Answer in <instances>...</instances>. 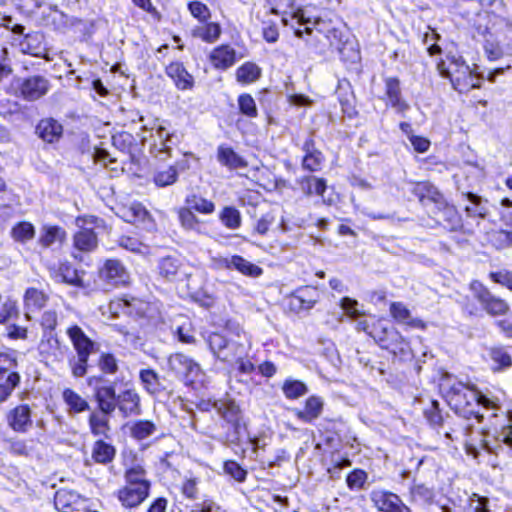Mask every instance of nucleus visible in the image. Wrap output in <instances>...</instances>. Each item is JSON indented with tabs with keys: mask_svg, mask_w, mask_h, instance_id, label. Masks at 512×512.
<instances>
[{
	"mask_svg": "<svg viewBox=\"0 0 512 512\" xmlns=\"http://www.w3.org/2000/svg\"><path fill=\"white\" fill-rule=\"evenodd\" d=\"M475 29L483 37V48L487 58L491 61L500 59L503 54L501 43L507 39V33H512V25L504 18L491 12L477 14Z\"/></svg>",
	"mask_w": 512,
	"mask_h": 512,
	"instance_id": "f257e3e1",
	"label": "nucleus"
},
{
	"mask_svg": "<svg viewBox=\"0 0 512 512\" xmlns=\"http://www.w3.org/2000/svg\"><path fill=\"white\" fill-rule=\"evenodd\" d=\"M440 74L450 79L455 90L466 93L473 88L480 87V78L475 74L465 61L459 58H452L447 68L444 63L438 64Z\"/></svg>",
	"mask_w": 512,
	"mask_h": 512,
	"instance_id": "f03ea898",
	"label": "nucleus"
},
{
	"mask_svg": "<svg viewBox=\"0 0 512 512\" xmlns=\"http://www.w3.org/2000/svg\"><path fill=\"white\" fill-rule=\"evenodd\" d=\"M294 17L298 20L299 24L306 25L304 30L296 29L295 36L302 38L303 33L311 34L313 30L323 34L330 42L331 46H336L339 52L342 54L343 49L340 47L342 42V32L332 25L331 20H325L322 18H316L312 21L310 18H306L302 11H298L294 14Z\"/></svg>",
	"mask_w": 512,
	"mask_h": 512,
	"instance_id": "7ed1b4c3",
	"label": "nucleus"
},
{
	"mask_svg": "<svg viewBox=\"0 0 512 512\" xmlns=\"http://www.w3.org/2000/svg\"><path fill=\"white\" fill-rule=\"evenodd\" d=\"M103 221L95 216L77 217L76 224L81 230L74 236V246L80 251L89 252L97 247V236L93 227H99Z\"/></svg>",
	"mask_w": 512,
	"mask_h": 512,
	"instance_id": "20e7f679",
	"label": "nucleus"
},
{
	"mask_svg": "<svg viewBox=\"0 0 512 512\" xmlns=\"http://www.w3.org/2000/svg\"><path fill=\"white\" fill-rule=\"evenodd\" d=\"M227 328L232 335L237 337V340H229L226 351L223 355H220V360L234 362L237 359L246 357L251 348V340L239 325L229 323Z\"/></svg>",
	"mask_w": 512,
	"mask_h": 512,
	"instance_id": "39448f33",
	"label": "nucleus"
},
{
	"mask_svg": "<svg viewBox=\"0 0 512 512\" xmlns=\"http://www.w3.org/2000/svg\"><path fill=\"white\" fill-rule=\"evenodd\" d=\"M168 366L177 376L192 382L201 373L200 365L183 353H174L168 358Z\"/></svg>",
	"mask_w": 512,
	"mask_h": 512,
	"instance_id": "423d86ee",
	"label": "nucleus"
},
{
	"mask_svg": "<svg viewBox=\"0 0 512 512\" xmlns=\"http://www.w3.org/2000/svg\"><path fill=\"white\" fill-rule=\"evenodd\" d=\"M320 295L316 287H300L288 296V306L293 312L310 310L319 301Z\"/></svg>",
	"mask_w": 512,
	"mask_h": 512,
	"instance_id": "0eeeda50",
	"label": "nucleus"
},
{
	"mask_svg": "<svg viewBox=\"0 0 512 512\" xmlns=\"http://www.w3.org/2000/svg\"><path fill=\"white\" fill-rule=\"evenodd\" d=\"M125 465V483L130 485L144 484L150 488L151 483L147 479V472L144 468L143 460L138 459L136 454L130 452L124 458Z\"/></svg>",
	"mask_w": 512,
	"mask_h": 512,
	"instance_id": "6e6552de",
	"label": "nucleus"
},
{
	"mask_svg": "<svg viewBox=\"0 0 512 512\" xmlns=\"http://www.w3.org/2000/svg\"><path fill=\"white\" fill-rule=\"evenodd\" d=\"M100 278L110 286L126 285L130 276L123 264L115 259L107 260L100 269Z\"/></svg>",
	"mask_w": 512,
	"mask_h": 512,
	"instance_id": "1a4fd4ad",
	"label": "nucleus"
},
{
	"mask_svg": "<svg viewBox=\"0 0 512 512\" xmlns=\"http://www.w3.org/2000/svg\"><path fill=\"white\" fill-rule=\"evenodd\" d=\"M49 81L39 75L25 79L20 86L21 96L27 101H35L43 97L49 91Z\"/></svg>",
	"mask_w": 512,
	"mask_h": 512,
	"instance_id": "9d476101",
	"label": "nucleus"
},
{
	"mask_svg": "<svg viewBox=\"0 0 512 512\" xmlns=\"http://www.w3.org/2000/svg\"><path fill=\"white\" fill-rule=\"evenodd\" d=\"M149 490L150 488H147L144 484L130 485L125 483V486L118 491V499L125 507H137L148 497Z\"/></svg>",
	"mask_w": 512,
	"mask_h": 512,
	"instance_id": "9b49d317",
	"label": "nucleus"
},
{
	"mask_svg": "<svg viewBox=\"0 0 512 512\" xmlns=\"http://www.w3.org/2000/svg\"><path fill=\"white\" fill-rule=\"evenodd\" d=\"M67 335L77 352L78 357L90 356L94 352L95 343L77 325L67 329Z\"/></svg>",
	"mask_w": 512,
	"mask_h": 512,
	"instance_id": "f8f14e48",
	"label": "nucleus"
},
{
	"mask_svg": "<svg viewBox=\"0 0 512 512\" xmlns=\"http://www.w3.org/2000/svg\"><path fill=\"white\" fill-rule=\"evenodd\" d=\"M385 95L387 104L393 107L397 113L404 115L409 109V104L401 97L400 81L397 78L389 77L385 80Z\"/></svg>",
	"mask_w": 512,
	"mask_h": 512,
	"instance_id": "ddd939ff",
	"label": "nucleus"
},
{
	"mask_svg": "<svg viewBox=\"0 0 512 512\" xmlns=\"http://www.w3.org/2000/svg\"><path fill=\"white\" fill-rule=\"evenodd\" d=\"M8 425L16 432L24 433L32 426L31 410L28 405H18L7 415Z\"/></svg>",
	"mask_w": 512,
	"mask_h": 512,
	"instance_id": "4468645a",
	"label": "nucleus"
},
{
	"mask_svg": "<svg viewBox=\"0 0 512 512\" xmlns=\"http://www.w3.org/2000/svg\"><path fill=\"white\" fill-rule=\"evenodd\" d=\"M213 406L218 414L228 423H231L235 431L238 432L242 420L239 406L233 400L229 399L218 400Z\"/></svg>",
	"mask_w": 512,
	"mask_h": 512,
	"instance_id": "2eb2a0df",
	"label": "nucleus"
},
{
	"mask_svg": "<svg viewBox=\"0 0 512 512\" xmlns=\"http://www.w3.org/2000/svg\"><path fill=\"white\" fill-rule=\"evenodd\" d=\"M214 68L226 70L236 62V50L229 45H220L212 50L209 56Z\"/></svg>",
	"mask_w": 512,
	"mask_h": 512,
	"instance_id": "dca6fc26",
	"label": "nucleus"
},
{
	"mask_svg": "<svg viewBox=\"0 0 512 512\" xmlns=\"http://www.w3.org/2000/svg\"><path fill=\"white\" fill-rule=\"evenodd\" d=\"M391 316L399 323L418 329H426V323L418 318H413L410 310L402 302H393L390 305Z\"/></svg>",
	"mask_w": 512,
	"mask_h": 512,
	"instance_id": "f3484780",
	"label": "nucleus"
},
{
	"mask_svg": "<svg viewBox=\"0 0 512 512\" xmlns=\"http://www.w3.org/2000/svg\"><path fill=\"white\" fill-rule=\"evenodd\" d=\"M370 499L381 512H394L401 500L398 495L382 489L373 490Z\"/></svg>",
	"mask_w": 512,
	"mask_h": 512,
	"instance_id": "a211bd4d",
	"label": "nucleus"
},
{
	"mask_svg": "<svg viewBox=\"0 0 512 512\" xmlns=\"http://www.w3.org/2000/svg\"><path fill=\"white\" fill-rule=\"evenodd\" d=\"M324 402L318 396H310L306 402L303 410L294 409L295 416L305 422L310 423L317 419L323 411Z\"/></svg>",
	"mask_w": 512,
	"mask_h": 512,
	"instance_id": "6ab92c4d",
	"label": "nucleus"
},
{
	"mask_svg": "<svg viewBox=\"0 0 512 512\" xmlns=\"http://www.w3.org/2000/svg\"><path fill=\"white\" fill-rule=\"evenodd\" d=\"M298 184H299L301 191L306 196L317 195V196L322 197L324 204H327V205L331 204V200H326L324 198V192L326 191L327 184L323 178H318V177H314V176H306V177L301 178L298 181Z\"/></svg>",
	"mask_w": 512,
	"mask_h": 512,
	"instance_id": "aec40b11",
	"label": "nucleus"
},
{
	"mask_svg": "<svg viewBox=\"0 0 512 512\" xmlns=\"http://www.w3.org/2000/svg\"><path fill=\"white\" fill-rule=\"evenodd\" d=\"M222 29L219 23L205 22L191 29V36L201 39L203 42L215 43L221 36Z\"/></svg>",
	"mask_w": 512,
	"mask_h": 512,
	"instance_id": "412c9836",
	"label": "nucleus"
},
{
	"mask_svg": "<svg viewBox=\"0 0 512 512\" xmlns=\"http://www.w3.org/2000/svg\"><path fill=\"white\" fill-rule=\"evenodd\" d=\"M47 301L48 296L43 291L33 287L28 288L24 294V308L26 310V319L30 320V312L42 309Z\"/></svg>",
	"mask_w": 512,
	"mask_h": 512,
	"instance_id": "4be33fe9",
	"label": "nucleus"
},
{
	"mask_svg": "<svg viewBox=\"0 0 512 512\" xmlns=\"http://www.w3.org/2000/svg\"><path fill=\"white\" fill-rule=\"evenodd\" d=\"M166 73L173 79L179 89L186 90L192 88L193 77L187 72L182 63H171L166 67Z\"/></svg>",
	"mask_w": 512,
	"mask_h": 512,
	"instance_id": "5701e85b",
	"label": "nucleus"
},
{
	"mask_svg": "<svg viewBox=\"0 0 512 512\" xmlns=\"http://www.w3.org/2000/svg\"><path fill=\"white\" fill-rule=\"evenodd\" d=\"M95 398L99 410L103 413H112L116 409L117 396L113 386H100L95 390Z\"/></svg>",
	"mask_w": 512,
	"mask_h": 512,
	"instance_id": "b1692460",
	"label": "nucleus"
},
{
	"mask_svg": "<svg viewBox=\"0 0 512 512\" xmlns=\"http://www.w3.org/2000/svg\"><path fill=\"white\" fill-rule=\"evenodd\" d=\"M82 501L80 494L75 491L61 489L56 492L54 504L57 510L61 512H70L74 507Z\"/></svg>",
	"mask_w": 512,
	"mask_h": 512,
	"instance_id": "393cba45",
	"label": "nucleus"
},
{
	"mask_svg": "<svg viewBox=\"0 0 512 512\" xmlns=\"http://www.w3.org/2000/svg\"><path fill=\"white\" fill-rule=\"evenodd\" d=\"M62 399L69 414H78L89 409L87 400L70 388L63 390Z\"/></svg>",
	"mask_w": 512,
	"mask_h": 512,
	"instance_id": "a878e982",
	"label": "nucleus"
},
{
	"mask_svg": "<svg viewBox=\"0 0 512 512\" xmlns=\"http://www.w3.org/2000/svg\"><path fill=\"white\" fill-rule=\"evenodd\" d=\"M139 406L140 398L135 390L127 389L117 396L116 407L125 415L138 413Z\"/></svg>",
	"mask_w": 512,
	"mask_h": 512,
	"instance_id": "bb28decb",
	"label": "nucleus"
},
{
	"mask_svg": "<svg viewBox=\"0 0 512 512\" xmlns=\"http://www.w3.org/2000/svg\"><path fill=\"white\" fill-rule=\"evenodd\" d=\"M36 132L44 141L52 143L61 136L62 126L54 119H43L37 125Z\"/></svg>",
	"mask_w": 512,
	"mask_h": 512,
	"instance_id": "cd10ccee",
	"label": "nucleus"
},
{
	"mask_svg": "<svg viewBox=\"0 0 512 512\" xmlns=\"http://www.w3.org/2000/svg\"><path fill=\"white\" fill-rule=\"evenodd\" d=\"M227 268H233L242 273L243 275L250 277H259L263 273V269L241 256L235 255L230 259H226Z\"/></svg>",
	"mask_w": 512,
	"mask_h": 512,
	"instance_id": "c85d7f7f",
	"label": "nucleus"
},
{
	"mask_svg": "<svg viewBox=\"0 0 512 512\" xmlns=\"http://www.w3.org/2000/svg\"><path fill=\"white\" fill-rule=\"evenodd\" d=\"M303 150L305 151L302 162L303 168L311 172L318 171L321 167L323 156L320 151L315 149L313 140L306 141Z\"/></svg>",
	"mask_w": 512,
	"mask_h": 512,
	"instance_id": "c756f323",
	"label": "nucleus"
},
{
	"mask_svg": "<svg viewBox=\"0 0 512 512\" xmlns=\"http://www.w3.org/2000/svg\"><path fill=\"white\" fill-rule=\"evenodd\" d=\"M155 137L159 140V143L155 141L152 147V153L156 158L160 160H165L168 156H170L171 147L168 145L170 141V135L165 130V128L159 126L156 129Z\"/></svg>",
	"mask_w": 512,
	"mask_h": 512,
	"instance_id": "7c9ffc66",
	"label": "nucleus"
},
{
	"mask_svg": "<svg viewBox=\"0 0 512 512\" xmlns=\"http://www.w3.org/2000/svg\"><path fill=\"white\" fill-rule=\"evenodd\" d=\"M110 413H103L102 411H94L89 416V426L91 432L95 436H106L110 430L109 418Z\"/></svg>",
	"mask_w": 512,
	"mask_h": 512,
	"instance_id": "2f4dec72",
	"label": "nucleus"
},
{
	"mask_svg": "<svg viewBox=\"0 0 512 512\" xmlns=\"http://www.w3.org/2000/svg\"><path fill=\"white\" fill-rule=\"evenodd\" d=\"M260 76L261 68L253 62H246L236 70V79L242 84L253 83L257 81Z\"/></svg>",
	"mask_w": 512,
	"mask_h": 512,
	"instance_id": "473e14b6",
	"label": "nucleus"
},
{
	"mask_svg": "<svg viewBox=\"0 0 512 512\" xmlns=\"http://www.w3.org/2000/svg\"><path fill=\"white\" fill-rule=\"evenodd\" d=\"M115 456V448L102 441L98 440L94 443L92 448V458L95 462L100 464H107L113 460Z\"/></svg>",
	"mask_w": 512,
	"mask_h": 512,
	"instance_id": "72a5a7b5",
	"label": "nucleus"
},
{
	"mask_svg": "<svg viewBox=\"0 0 512 512\" xmlns=\"http://www.w3.org/2000/svg\"><path fill=\"white\" fill-rule=\"evenodd\" d=\"M20 383V375L17 372H10L8 375L0 376V403L6 401Z\"/></svg>",
	"mask_w": 512,
	"mask_h": 512,
	"instance_id": "f704fd0d",
	"label": "nucleus"
},
{
	"mask_svg": "<svg viewBox=\"0 0 512 512\" xmlns=\"http://www.w3.org/2000/svg\"><path fill=\"white\" fill-rule=\"evenodd\" d=\"M218 161L232 169L244 167L246 165L244 160L237 155L233 149L222 146L218 148Z\"/></svg>",
	"mask_w": 512,
	"mask_h": 512,
	"instance_id": "c9c22d12",
	"label": "nucleus"
},
{
	"mask_svg": "<svg viewBox=\"0 0 512 512\" xmlns=\"http://www.w3.org/2000/svg\"><path fill=\"white\" fill-rule=\"evenodd\" d=\"M221 223L228 229L235 230L241 226L242 218L239 210L232 206H226L219 214Z\"/></svg>",
	"mask_w": 512,
	"mask_h": 512,
	"instance_id": "e433bc0d",
	"label": "nucleus"
},
{
	"mask_svg": "<svg viewBox=\"0 0 512 512\" xmlns=\"http://www.w3.org/2000/svg\"><path fill=\"white\" fill-rule=\"evenodd\" d=\"M66 238V232L58 226H46L43 228V234L40 237V243L45 246H51L54 243H62Z\"/></svg>",
	"mask_w": 512,
	"mask_h": 512,
	"instance_id": "4c0bfd02",
	"label": "nucleus"
},
{
	"mask_svg": "<svg viewBox=\"0 0 512 512\" xmlns=\"http://www.w3.org/2000/svg\"><path fill=\"white\" fill-rule=\"evenodd\" d=\"M483 309L490 315H504L509 310L508 303L491 294L482 304Z\"/></svg>",
	"mask_w": 512,
	"mask_h": 512,
	"instance_id": "58836bf2",
	"label": "nucleus"
},
{
	"mask_svg": "<svg viewBox=\"0 0 512 512\" xmlns=\"http://www.w3.org/2000/svg\"><path fill=\"white\" fill-rule=\"evenodd\" d=\"M186 203L191 210L201 214H212L215 210V205L211 200L196 194L187 197Z\"/></svg>",
	"mask_w": 512,
	"mask_h": 512,
	"instance_id": "ea45409f",
	"label": "nucleus"
},
{
	"mask_svg": "<svg viewBox=\"0 0 512 512\" xmlns=\"http://www.w3.org/2000/svg\"><path fill=\"white\" fill-rule=\"evenodd\" d=\"M156 425L149 420L136 421L131 426V436L137 440H143L156 432Z\"/></svg>",
	"mask_w": 512,
	"mask_h": 512,
	"instance_id": "a19ab883",
	"label": "nucleus"
},
{
	"mask_svg": "<svg viewBox=\"0 0 512 512\" xmlns=\"http://www.w3.org/2000/svg\"><path fill=\"white\" fill-rule=\"evenodd\" d=\"M121 216L126 222L136 224L143 222L148 216V212L141 204L133 203L122 210Z\"/></svg>",
	"mask_w": 512,
	"mask_h": 512,
	"instance_id": "79ce46f5",
	"label": "nucleus"
},
{
	"mask_svg": "<svg viewBox=\"0 0 512 512\" xmlns=\"http://www.w3.org/2000/svg\"><path fill=\"white\" fill-rule=\"evenodd\" d=\"M180 264L178 259L173 257H165L162 258L158 265L159 274L164 277L165 279L171 281L174 280L178 270H179Z\"/></svg>",
	"mask_w": 512,
	"mask_h": 512,
	"instance_id": "37998d69",
	"label": "nucleus"
},
{
	"mask_svg": "<svg viewBox=\"0 0 512 512\" xmlns=\"http://www.w3.org/2000/svg\"><path fill=\"white\" fill-rule=\"evenodd\" d=\"M282 391L286 398L297 399L305 395L308 388L305 383L299 380L287 379L282 386Z\"/></svg>",
	"mask_w": 512,
	"mask_h": 512,
	"instance_id": "c03bdc74",
	"label": "nucleus"
},
{
	"mask_svg": "<svg viewBox=\"0 0 512 512\" xmlns=\"http://www.w3.org/2000/svg\"><path fill=\"white\" fill-rule=\"evenodd\" d=\"M410 494L412 501L419 504H429L434 498L433 490L424 484H415Z\"/></svg>",
	"mask_w": 512,
	"mask_h": 512,
	"instance_id": "a18cd8bd",
	"label": "nucleus"
},
{
	"mask_svg": "<svg viewBox=\"0 0 512 512\" xmlns=\"http://www.w3.org/2000/svg\"><path fill=\"white\" fill-rule=\"evenodd\" d=\"M209 348L213 354L220 359V355H223L227 349L229 341L219 333H211L207 339Z\"/></svg>",
	"mask_w": 512,
	"mask_h": 512,
	"instance_id": "49530a36",
	"label": "nucleus"
},
{
	"mask_svg": "<svg viewBox=\"0 0 512 512\" xmlns=\"http://www.w3.org/2000/svg\"><path fill=\"white\" fill-rule=\"evenodd\" d=\"M190 14L200 23H205L211 18V11L208 6L200 1H191L188 3Z\"/></svg>",
	"mask_w": 512,
	"mask_h": 512,
	"instance_id": "de8ad7c7",
	"label": "nucleus"
},
{
	"mask_svg": "<svg viewBox=\"0 0 512 512\" xmlns=\"http://www.w3.org/2000/svg\"><path fill=\"white\" fill-rule=\"evenodd\" d=\"M59 349V342L51 333L44 332L39 343V351L42 355L56 356Z\"/></svg>",
	"mask_w": 512,
	"mask_h": 512,
	"instance_id": "09e8293b",
	"label": "nucleus"
},
{
	"mask_svg": "<svg viewBox=\"0 0 512 512\" xmlns=\"http://www.w3.org/2000/svg\"><path fill=\"white\" fill-rule=\"evenodd\" d=\"M34 227L29 222H20L12 229V236L16 241L25 242L34 237Z\"/></svg>",
	"mask_w": 512,
	"mask_h": 512,
	"instance_id": "8fccbe9b",
	"label": "nucleus"
},
{
	"mask_svg": "<svg viewBox=\"0 0 512 512\" xmlns=\"http://www.w3.org/2000/svg\"><path fill=\"white\" fill-rule=\"evenodd\" d=\"M177 170L174 167H168L166 170L159 171L154 176V182L159 187L171 185L177 180Z\"/></svg>",
	"mask_w": 512,
	"mask_h": 512,
	"instance_id": "3c124183",
	"label": "nucleus"
},
{
	"mask_svg": "<svg viewBox=\"0 0 512 512\" xmlns=\"http://www.w3.org/2000/svg\"><path fill=\"white\" fill-rule=\"evenodd\" d=\"M58 277L62 282L71 285L80 286L82 282L77 270L65 264L60 266Z\"/></svg>",
	"mask_w": 512,
	"mask_h": 512,
	"instance_id": "603ef678",
	"label": "nucleus"
},
{
	"mask_svg": "<svg viewBox=\"0 0 512 512\" xmlns=\"http://www.w3.org/2000/svg\"><path fill=\"white\" fill-rule=\"evenodd\" d=\"M239 109L242 114L248 117H256L257 116V107L255 100L249 94H242L238 98Z\"/></svg>",
	"mask_w": 512,
	"mask_h": 512,
	"instance_id": "864d4df0",
	"label": "nucleus"
},
{
	"mask_svg": "<svg viewBox=\"0 0 512 512\" xmlns=\"http://www.w3.org/2000/svg\"><path fill=\"white\" fill-rule=\"evenodd\" d=\"M414 192L419 196V200L421 202H423L426 197L436 202L440 196L437 189L428 182L418 183L414 189Z\"/></svg>",
	"mask_w": 512,
	"mask_h": 512,
	"instance_id": "5fc2aeb1",
	"label": "nucleus"
},
{
	"mask_svg": "<svg viewBox=\"0 0 512 512\" xmlns=\"http://www.w3.org/2000/svg\"><path fill=\"white\" fill-rule=\"evenodd\" d=\"M178 215H179V220L181 222V225L185 229L198 230L200 222L189 207L181 208L179 210Z\"/></svg>",
	"mask_w": 512,
	"mask_h": 512,
	"instance_id": "6e6d98bb",
	"label": "nucleus"
},
{
	"mask_svg": "<svg viewBox=\"0 0 512 512\" xmlns=\"http://www.w3.org/2000/svg\"><path fill=\"white\" fill-rule=\"evenodd\" d=\"M140 379L148 392L154 393L157 391L159 385V378L154 370H141Z\"/></svg>",
	"mask_w": 512,
	"mask_h": 512,
	"instance_id": "4d7b16f0",
	"label": "nucleus"
},
{
	"mask_svg": "<svg viewBox=\"0 0 512 512\" xmlns=\"http://www.w3.org/2000/svg\"><path fill=\"white\" fill-rule=\"evenodd\" d=\"M491 359L498 364V368L509 367L512 364L511 356L503 348H493L490 351Z\"/></svg>",
	"mask_w": 512,
	"mask_h": 512,
	"instance_id": "13d9d810",
	"label": "nucleus"
},
{
	"mask_svg": "<svg viewBox=\"0 0 512 512\" xmlns=\"http://www.w3.org/2000/svg\"><path fill=\"white\" fill-rule=\"evenodd\" d=\"M192 512H227V510L212 499H204L193 505Z\"/></svg>",
	"mask_w": 512,
	"mask_h": 512,
	"instance_id": "bf43d9fd",
	"label": "nucleus"
},
{
	"mask_svg": "<svg viewBox=\"0 0 512 512\" xmlns=\"http://www.w3.org/2000/svg\"><path fill=\"white\" fill-rule=\"evenodd\" d=\"M139 301L135 298H132L131 301L125 298L114 300L110 303L109 309L112 313H118V310L121 308L124 310L126 314H132V307L136 306Z\"/></svg>",
	"mask_w": 512,
	"mask_h": 512,
	"instance_id": "052dcab7",
	"label": "nucleus"
},
{
	"mask_svg": "<svg viewBox=\"0 0 512 512\" xmlns=\"http://www.w3.org/2000/svg\"><path fill=\"white\" fill-rule=\"evenodd\" d=\"M367 480V474L363 470H354L347 478L346 482L350 489H360Z\"/></svg>",
	"mask_w": 512,
	"mask_h": 512,
	"instance_id": "680f3d73",
	"label": "nucleus"
},
{
	"mask_svg": "<svg viewBox=\"0 0 512 512\" xmlns=\"http://www.w3.org/2000/svg\"><path fill=\"white\" fill-rule=\"evenodd\" d=\"M224 471L239 482L244 481L247 474V472L235 461L225 462Z\"/></svg>",
	"mask_w": 512,
	"mask_h": 512,
	"instance_id": "e2e57ef3",
	"label": "nucleus"
},
{
	"mask_svg": "<svg viewBox=\"0 0 512 512\" xmlns=\"http://www.w3.org/2000/svg\"><path fill=\"white\" fill-rule=\"evenodd\" d=\"M470 290L480 304H482L492 294L489 289L478 280H473L470 283Z\"/></svg>",
	"mask_w": 512,
	"mask_h": 512,
	"instance_id": "0e129e2a",
	"label": "nucleus"
},
{
	"mask_svg": "<svg viewBox=\"0 0 512 512\" xmlns=\"http://www.w3.org/2000/svg\"><path fill=\"white\" fill-rule=\"evenodd\" d=\"M17 366L16 358L8 353H0V376L8 375Z\"/></svg>",
	"mask_w": 512,
	"mask_h": 512,
	"instance_id": "69168bd1",
	"label": "nucleus"
},
{
	"mask_svg": "<svg viewBox=\"0 0 512 512\" xmlns=\"http://www.w3.org/2000/svg\"><path fill=\"white\" fill-rule=\"evenodd\" d=\"M489 276L495 283L506 286L512 291V273L510 271L502 270L498 272H491Z\"/></svg>",
	"mask_w": 512,
	"mask_h": 512,
	"instance_id": "338daca9",
	"label": "nucleus"
},
{
	"mask_svg": "<svg viewBox=\"0 0 512 512\" xmlns=\"http://www.w3.org/2000/svg\"><path fill=\"white\" fill-rule=\"evenodd\" d=\"M493 241L497 248L502 249L512 245V232L500 230L493 234Z\"/></svg>",
	"mask_w": 512,
	"mask_h": 512,
	"instance_id": "774afa93",
	"label": "nucleus"
}]
</instances>
